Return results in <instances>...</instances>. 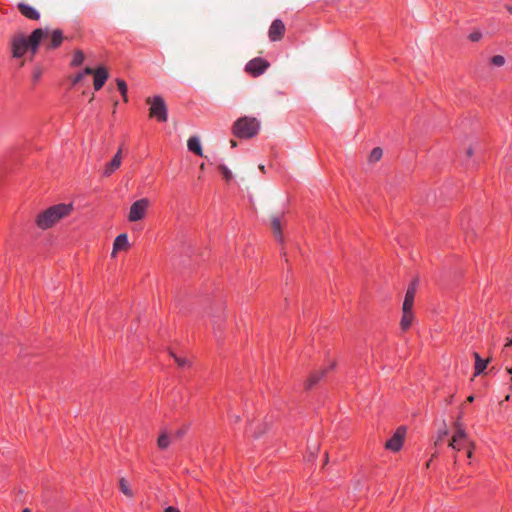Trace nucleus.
Listing matches in <instances>:
<instances>
[{
	"label": "nucleus",
	"mask_w": 512,
	"mask_h": 512,
	"mask_svg": "<svg viewBox=\"0 0 512 512\" xmlns=\"http://www.w3.org/2000/svg\"><path fill=\"white\" fill-rule=\"evenodd\" d=\"M509 399H510V396H509V395H507V396L505 397V400H506V401H508Z\"/></svg>",
	"instance_id": "obj_53"
},
{
	"label": "nucleus",
	"mask_w": 512,
	"mask_h": 512,
	"mask_svg": "<svg viewBox=\"0 0 512 512\" xmlns=\"http://www.w3.org/2000/svg\"><path fill=\"white\" fill-rule=\"evenodd\" d=\"M185 431L184 430H177L173 435H172V438L174 439H180L183 435H184Z\"/></svg>",
	"instance_id": "obj_37"
},
{
	"label": "nucleus",
	"mask_w": 512,
	"mask_h": 512,
	"mask_svg": "<svg viewBox=\"0 0 512 512\" xmlns=\"http://www.w3.org/2000/svg\"><path fill=\"white\" fill-rule=\"evenodd\" d=\"M448 435V430L445 428L438 432L437 440L435 441V446L439 445V443L443 440L445 436Z\"/></svg>",
	"instance_id": "obj_32"
},
{
	"label": "nucleus",
	"mask_w": 512,
	"mask_h": 512,
	"mask_svg": "<svg viewBox=\"0 0 512 512\" xmlns=\"http://www.w3.org/2000/svg\"><path fill=\"white\" fill-rule=\"evenodd\" d=\"M117 153H120V155L122 156V148H119V150L117 151Z\"/></svg>",
	"instance_id": "obj_52"
},
{
	"label": "nucleus",
	"mask_w": 512,
	"mask_h": 512,
	"mask_svg": "<svg viewBox=\"0 0 512 512\" xmlns=\"http://www.w3.org/2000/svg\"><path fill=\"white\" fill-rule=\"evenodd\" d=\"M473 356L475 358V363L483 361V359L480 357V355L477 352H474Z\"/></svg>",
	"instance_id": "obj_41"
},
{
	"label": "nucleus",
	"mask_w": 512,
	"mask_h": 512,
	"mask_svg": "<svg viewBox=\"0 0 512 512\" xmlns=\"http://www.w3.org/2000/svg\"><path fill=\"white\" fill-rule=\"evenodd\" d=\"M18 9L21 12V14L24 15L28 19L38 20L40 18L39 12L35 8H33L32 6H30L28 4L20 3L18 5Z\"/></svg>",
	"instance_id": "obj_14"
},
{
	"label": "nucleus",
	"mask_w": 512,
	"mask_h": 512,
	"mask_svg": "<svg viewBox=\"0 0 512 512\" xmlns=\"http://www.w3.org/2000/svg\"><path fill=\"white\" fill-rule=\"evenodd\" d=\"M448 445L450 448H452L455 451H460L462 448V442H459L458 440H456L453 437H451Z\"/></svg>",
	"instance_id": "obj_29"
},
{
	"label": "nucleus",
	"mask_w": 512,
	"mask_h": 512,
	"mask_svg": "<svg viewBox=\"0 0 512 512\" xmlns=\"http://www.w3.org/2000/svg\"><path fill=\"white\" fill-rule=\"evenodd\" d=\"M510 346H512V339L511 338H507L505 347H510Z\"/></svg>",
	"instance_id": "obj_43"
},
{
	"label": "nucleus",
	"mask_w": 512,
	"mask_h": 512,
	"mask_svg": "<svg viewBox=\"0 0 512 512\" xmlns=\"http://www.w3.org/2000/svg\"><path fill=\"white\" fill-rule=\"evenodd\" d=\"M268 429V425L266 423L262 424L257 431L254 432V437L259 438L263 435Z\"/></svg>",
	"instance_id": "obj_31"
},
{
	"label": "nucleus",
	"mask_w": 512,
	"mask_h": 512,
	"mask_svg": "<svg viewBox=\"0 0 512 512\" xmlns=\"http://www.w3.org/2000/svg\"><path fill=\"white\" fill-rule=\"evenodd\" d=\"M507 10L512 13V6H507Z\"/></svg>",
	"instance_id": "obj_49"
},
{
	"label": "nucleus",
	"mask_w": 512,
	"mask_h": 512,
	"mask_svg": "<svg viewBox=\"0 0 512 512\" xmlns=\"http://www.w3.org/2000/svg\"><path fill=\"white\" fill-rule=\"evenodd\" d=\"M452 399H453V396H451L450 398H448L447 402H448V403H451Z\"/></svg>",
	"instance_id": "obj_51"
},
{
	"label": "nucleus",
	"mask_w": 512,
	"mask_h": 512,
	"mask_svg": "<svg viewBox=\"0 0 512 512\" xmlns=\"http://www.w3.org/2000/svg\"><path fill=\"white\" fill-rule=\"evenodd\" d=\"M229 418L232 422L234 423H238L240 421V415H237V414H234V413H230L229 414Z\"/></svg>",
	"instance_id": "obj_36"
},
{
	"label": "nucleus",
	"mask_w": 512,
	"mask_h": 512,
	"mask_svg": "<svg viewBox=\"0 0 512 512\" xmlns=\"http://www.w3.org/2000/svg\"><path fill=\"white\" fill-rule=\"evenodd\" d=\"M453 428L454 430L465 429L462 421L460 420V417H458L457 420L454 422Z\"/></svg>",
	"instance_id": "obj_34"
},
{
	"label": "nucleus",
	"mask_w": 512,
	"mask_h": 512,
	"mask_svg": "<svg viewBox=\"0 0 512 512\" xmlns=\"http://www.w3.org/2000/svg\"><path fill=\"white\" fill-rule=\"evenodd\" d=\"M326 369H322L318 372L311 374L306 382V388L311 389L315 384L319 382V380L325 375Z\"/></svg>",
	"instance_id": "obj_19"
},
{
	"label": "nucleus",
	"mask_w": 512,
	"mask_h": 512,
	"mask_svg": "<svg viewBox=\"0 0 512 512\" xmlns=\"http://www.w3.org/2000/svg\"><path fill=\"white\" fill-rule=\"evenodd\" d=\"M119 489L120 491L128 498H133L134 497V491L132 490V488L130 487V483L129 481L124 478V477H120L119 478Z\"/></svg>",
	"instance_id": "obj_18"
},
{
	"label": "nucleus",
	"mask_w": 512,
	"mask_h": 512,
	"mask_svg": "<svg viewBox=\"0 0 512 512\" xmlns=\"http://www.w3.org/2000/svg\"><path fill=\"white\" fill-rule=\"evenodd\" d=\"M48 35V28L35 29L29 38H26L24 35L19 34L16 35L12 39V52L13 57L20 58L22 57L28 50H31L33 54L36 53L40 42L44 39L45 36Z\"/></svg>",
	"instance_id": "obj_1"
},
{
	"label": "nucleus",
	"mask_w": 512,
	"mask_h": 512,
	"mask_svg": "<svg viewBox=\"0 0 512 512\" xmlns=\"http://www.w3.org/2000/svg\"><path fill=\"white\" fill-rule=\"evenodd\" d=\"M490 359L483 360L475 363V376L480 375L486 369Z\"/></svg>",
	"instance_id": "obj_25"
},
{
	"label": "nucleus",
	"mask_w": 512,
	"mask_h": 512,
	"mask_svg": "<svg viewBox=\"0 0 512 512\" xmlns=\"http://www.w3.org/2000/svg\"><path fill=\"white\" fill-rule=\"evenodd\" d=\"M230 144H231V147H236L237 146V142L235 140H231Z\"/></svg>",
	"instance_id": "obj_46"
},
{
	"label": "nucleus",
	"mask_w": 512,
	"mask_h": 512,
	"mask_svg": "<svg viewBox=\"0 0 512 512\" xmlns=\"http://www.w3.org/2000/svg\"><path fill=\"white\" fill-rule=\"evenodd\" d=\"M284 33H285L284 23L279 19L274 20L269 28V31H268V36H269L270 40L271 41L281 40L284 36Z\"/></svg>",
	"instance_id": "obj_9"
},
{
	"label": "nucleus",
	"mask_w": 512,
	"mask_h": 512,
	"mask_svg": "<svg viewBox=\"0 0 512 512\" xmlns=\"http://www.w3.org/2000/svg\"><path fill=\"white\" fill-rule=\"evenodd\" d=\"M188 149L198 156H203L201 143L198 137L192 136L187 141Z\"/></svg>",
	"instance_id": "obj_17"
},
{
	"label": "nucleus",
	"mask_w": 512,
	"mask_h": 512,
	"mask_svg": "<svg viewBox=\"0 0 512 512\" xmlns=\"http://www.w3.org/2000/svg\"><path fill=\"white\" fill-rule=\"evenodd\" d=\"M85 59V55L81 50H76L73 55L71 64L73 66H80Z\"/></svg>",
	"instance_id": "obj_23"
},
{
	"label": "nucleus",
	"mask_w": 512,
	"mask_h": 512,
	"mask_svg": "<svg viewBox=\"0 0 512 512\" xmlns=\"http://www.w3.org/2000/svg\"><path fill=\"white\" fill-rule=\"evenodd\" d=\"M260 130V121L255 117L244 116L233 124V134L239 138H252Z\"/></svg>",
	"instance_id": "obj_3"
},
{
	"label": "nucleus",
	"mask_w": 512,
	"mask_h": 512,
	"mask_svg": "<svg viewBox=\"0 0 512 512\" xmlns=\"http://www.w3.org/2000/svg\"><path fill=\"white\" fill-rule=\"evenodd\" d=\"M22 512H31V510L29 508H25L22 510Z\"/></svg>",
	"instance_id": "obj_50"
},
{
	"label": "nucleus",
	"mask_w": 512,
	"mask_h": 512,
	"mask_svg": "<svg viewBox=\"0 0 512 512\" xmlns=\"http://www.w3.org/2000/svg\"><path fill=\"white\" fill-rule=\"evenodd\" d=\"M150 204L151 203L148 198H141L135 201L130 207L128 220L130 222H138L143 220L147 214Z\"/></svg>",
	"instance_id": "obj_5"
},
{
	"label": "nucleus",
	"mask_w": 512,
	"mask_h": 512,
	"mask_svg": "<svg viewBox=\"0 0 512 512\" xmlns=\"http://www.w3.org/2000/svg\"><path fill=\"white\" fill-rule=\"evenodd\" d=\"M122 163V156L120 153H116L112 160L108 162L103 169V176L109 177L114 171H116Z\"/></svg>",
	"instance_id": "obj_13"
},
{
	"label": "nucleus",
	"mask_w": 512,
	"mask_h": 512,
	"mask_svg": "<svg viewBox=\"0 0 512 512\" xmlns=\"http://www.w3.org/2000/svg\"><path fill=\"white\" fill-rule=\"evenodd\" d=\"M129 248L128 236L123 233L118 235L113 243L112 257H115L118 251L127 250Z\"/></svg>",
	"instance_id": "obj_12"
},
{
	"label": "nucleus",
	"mask_w": 512,
	"mask_h": 512,
	"mask_svg": "<svg viewBox=\"0 0 512 512\" xmlns=\"http://www.w3.org/2000/svg\"><path fill=\"white\" fill-rule=\"evenodd\" d=\"M473 155V148L470 146L469 148H467L466 150V156L467 157H471Z\"/></svg>",
	"instance_id": "obj_42"
},
{
	"label": "nucleus",
	"mask_w": 512,
	"mask_h": 512,
	"mask_svg": "<svg viewBox=\"0 0 512 512\" xmlns=\"http://www.w3.org/2000/svg\"><path fill=\"white\" fill-rule=\"evenodd\" d=\"M482 38V33L480 31H474L469 35V39L473 42H477Z\"/></svg>",
	"instance_id": "obj_33"
},
{
	"label": "nucleus",
	"mask_w": 512,
	"mask_h": 512,
	"mask_svg": "<svg viewBox=\"0 0 512 512\" xmlns=\"http://www.w3.org/2000/svg\"><path fill=\"white\" fill-rule=\"evenodd\" d=\"M282 218L283 215H271L270 216V227L277 241L282 242Z\"/></svg>",
	"instance_id": "obj_10"
},
{
	"label": "nucleus",
	"mask_w": 512,
	"mask_h": 512,
	"mask_svg": "<svg viewBox=\"0 0 512 512\" xmlns=\"http://www.w3.org/2000/svg\"><path fill=\"white\" fill-rule=\"evenodd\" d=\"M48 36H50V42L48 44V48L55 49L61 45V43L63 41V34H62L61 30L56 29V30H53L52 32H50V30L48 29L47 37ZM44 38H46V36Z\"/></svg>",
	"instance_id": "obj_15"
},
{
	"label": "nucleus",
	"mask_w": 512,
	"mask_h": 512,
	"mask_svg": "<svg viewBox=\"0 0 512 512\" xmlns=\"http://www.w3.org/2000/svg\"><path fill=\"white\" fill-rule=\"evenodd\" d=\"M491 63L495 66H503L505 63V58L501 55H496L491 58Z\"/></svg>",
	"instance_id": "obj_28"
},
{
	"label": "nucleus",
	"mask_w": 512,
	"mask_h": 512,
	"mask_svg": "<svg viewBox=\"0 0 512 512\" xmlns=\"http://www.w3.org/2000/svg\"><path fill=\"white\" fill-rule=\"evenodd\" d=\"M171 356L175 359L176 363L178 364V366L180 367H186V366H190V362L188 359L186 358H180L178 356H176L175 354L171 353Z\"/></svg>",
	"instance_id": "obj_27"
},
{
	"label": "nucleus",
	"mask_w": 512,
	"mask_h": 512,
	"mask_svg": "<svg viewBox=\"0 0 512 512\" xmlns=\"http://www.w3.org/2000/svg\"><path fill=\"white\" fill-rule=\"evenodd\" d=\"M259 169L261 172L265 173V166L264 165H259Z\"/></svg>",
	"instance_id": "obj_47"
},
{
	"label": "nucleus",
	"mask_w": 512,
	"mask_h": 512,
	"mask_svg": "<svg viewBox=\"0 0 512 512\" xmlns=\"http://www.w3.org/2000/svg\"><path fill=\"white\" fill-rule=\"evenodd\" d=\"M310 449H313V453H314V452L318 451L319 446H318V444L315 443L313 447H310Z\"/></svg>",
	"instance_id": "obj_44"
},
{
	"label": "nucleus",
	"mask_w": 512,
	"mask_h": 512,
	"mask_svg": "<svg viewBox=\"0 0 512 512\" xmlns=\"http://www.w3.org/2000/svg\"><path fill=\"white\" fill-rule=\"evenodd\" d=\"M72 210V204L62 203L51 206L37 216L36 223L43 230L51 228L58 221L68 216Z\"/></svg>",
	"instance_id": "obj_2"
},
{
	"label": "nucleus",
	"mask_w": 512,
	"mask_h": 512,
	"mask_svg": "<svg viewBox=\"0 0 512 512\" xmlns=\"http://www.w3.org/2000/svg\"><path fill=\"white\" fill-rule=\"evenodd\" d=\"M146 103L150 106L149 116L160 122H166L168 118L167 107L161 96L148 97Z\"/></svg>",
	"instance_id": "obj_4"
},
{
	"label": "nucleus",
	"mask_w": 512,
	"mask_h": 512,
	"mask_svg": "<svg viewBox=\"0 0 512 512\" xmlns=\"http://www.w3.org/2000/svg\"><path fill=\"white\" fill-rule=\"evenodd\" d=\"M473 356L475 358V363L483 361V359L480 357V355L477 352H474Z\"/></svg>",
	"instance_id": "obj_40"
},
{
	"label": "nucleus",
	"mask_w": 512,
	"mask_h": 512,
	"mask_svg": "<svg viewBox=\"0 0 512 512\" xmlns=\"http://www.w3.org/2000/svg\"><path fill=\"white\" fill-rule=\"evenodd\" d=\"M269 67L270 63L267 60L256 57L246 64L245 71L253 77H258L262 75Z\"/></svg>",
	"instance_id": "obj_6"
},
{
	"label": "nucleus",
	"mask_w": 512,
	"mask_h": 512,
	"mask_svg": "<svg viewBox=\"0 0 512 512\" xmlns=\"http://www.w3.org/2000/svg\"><path fill=\"white\" fill-rule=\"evenodd\" d=\"M84 75H87L85 73V70L82 73H79L75 76V78L73 79V83L76 84V83L80 82L83 79Z\"/></svg>",
	"instance_id": "obj_35"
},
{
	"label": "nucleus",
	"mask_w": 512,
	"mask_h": 512,
	"mask_svg": "<svg viewBox=\"0 0 512 512\" xmlns=\"http://www.w3.org/2000/svg\"><path fill=\"white\" fill-rule=\"evenodd\" d=\"M418 279H414L407 288L402 307L412 308L417 290Z\"/></svg>",
	"instance_id": "obj_11"
},
{
	"label": "nucleus",
	"mask_w": 512,
	"mask_h": 512,
	"mask_svg": "<svg viewBox=\"0 0 512 512\" xmlns=\"http://www.w3.org/2000/svg\"><path fill=\"white\" fill-rule=\"evenodd\" d=\"M405 436L406 428L404 426L398 427L393 436L385 443V448L392 452H398L403 446Z\"/></svg>",
	"instance_id": "obj_7"
},
{
	"label": "nucleus",
	"mask_w": 512,
	"mask_h": 512,
	"mask_svg": "<svg viewBox=\"0 0 512 512\" xmlns=\"http://www.w3.org/2000/svg\"><path fill=\"white\" fill-rule=\"evenodd\" d=\"M42 71L40 69H35L33 73V79L37 81L41 77Z\"/></svg>",
	"instance_id": "obj_38"
},
{
	"label": "nucleus",
	"mask_w": 512,
	"mask_h": 512,
	"mask_svg": "<svg viewBox=\"0 0 512 512\" xmlns=\"http://www.w3.org/2000/svg\"><path fill=\"white\" fill-rule=\"evenodd\" d=\"M219 170L222 173V175L226 181H229L232 179V173L225 165H223V164L219 165Z\"/></svg>",
	"instance_id": "obj_26"
},
{
	"label": "nucleus",
	"mask_w": 512,
	"mask_h": 512,
	"mask_svg": "<svg viewBox=\"0 0 512 512\" xmlns=\"http://www.w3.org/2000/svg\"><path fill=\"white\" fill-rule=\"evenodd\" d=\"M170 440L171 437L166 432H163L157 440V445L160 449H166L170 444Z\"/></svg>",
	"instance_id": "obj_20"
},
{
	"label": "nucleus",
	"mask_w": 512,
	"mask_h": 512,
	"mask_svg": "<svg viewBox=\"0 0 512 512\" xmlns=\"http://www.w3.org/2000/svg\"><path fill=\"white\" fill-rule=\"evenodd\" d=\"M466 401H467V402H469V403L473 402V401H474V396L470 395V396L467 398V400H466Z\"/></svg>",
	"instance_id": "obj_45"
},
{
	"label": "nucleus",
	"mask_w": 512,
	"mask_h": 512,
	"mask_svg": "<svg viewBox=\"0 0 512 512\" xmlns=\"http://www.w3.org/2000/svg\"><path fill=\"white\" fill-rule=\"evenodd\" d=\"M414 320V314L412 312V308L402 307V318L400 322V326L403 330H407L410 328L412 322Z\"/></svg>",
	"instance_id": "obj_16"
},
{
	"label": "nucleus",
	"mask_w": 512,
	"mask_h": 512,
	"mask_svg": "<svg viewBox=\"0 0 512 512\" xmlns=\"http://www.w3.org/2000/svg\"><path fill=\"white\" fill-rule=\"evenodd\" d=\"M466 447H467V457L469 459H471L473 456V451L475 449V443L473 441L469 440L466 442Z\"/></svg>",
	"instance_id": "obj_30"
},
{
	"label": "nucleus",
	"mask_w": 512,
	"mask_h": 512,
	"mask_svg": "<svg viewBox=\"0 0 512 512\" xmlns=\"http://www.w3.org/2000/svg\"><path fill=\"white\" fill-rule=\"evenodd\" d=\"M116 84H117L119 92L121 93V95L123 97V100L125 102H127L128 101V96H127L128 88H127L126 82L123 79H117Z\"/></svg>",
	"instance_id": "obj_22"
},
{
	"label": "nucleus",
	"mask_w": 512,
	"mask_h": 512,
	"mask_svg": "<svg viewBox=\"0 0 512 512\" xmlns=\"http://www.w3.org/2000/svg\"><path fill=\"white\" fill-rule=\"evenodd\" d=\"M85 73L89 75H94V89L96 91L100 90L108 79V71L105 67H98L97 69H93L90 67L85 68Z\"/></svg>",
	"instance_id": "obj_8"
},
{
	"label": "nucleus",
	"mask_w": 512,
	"mask_h": 512,
	"mask_svg": "<svg viewBox=\"0 0 512 512\" xmlns=\"http://www.w3.org/2000/svg\"><path fill=\"white\" fill-rule=\"evenodd\" d=\"M506 370H507V372H508L510 375H512V367L507 368ZM511 382H512V376H511Z\"/></svg>",
	"instance_id": "obj_48"
},
{
	"label": "nucleus",
	"mask_w": 512,
	"mask_h": 512,
	"mask_svg": "<svg viewBox=\"0 0 512 512\" xmlns=\"http://www.w3.org/2000/svg\"><path fill=\"white\" fill-rule=\"evenodd\" d=\"M452 437L455 438L456 440H458L459 442L466 443L467 441H469L468 435H467L465 429L454 430V434L452 435Z\"/></svg>",
	"instance_id": "obj_24"
},
{
	"label": "nucleus",
	"mask_w": 512,
	"mask_h": 512,
	"mask_svg": "<svg viewBox=\"0 0 512 512\" xmlns=\"http://www.w3.org/2000/svg\"><path fill=\"white\" fill-rule=\"evenodd\" d=\"M164 512H180L179 509L175 508V507H172V506H169L167 507Z\"/></svg>",
	"instance_id": "obj_39"
},
{
	"label": "nucleus",
	"mask_w": 512,
	"mask_h": 512,
	"mask_svg": "<svg viewBox=\"0 0 512 512\" xmlns=\"http://www.w3.org/2000/svg\"><path fill=\"white\" fill-rule=\"evenodd\" d=\"M382 155H383L382 149L379 147H376L370 152L368 161L370 163H376L381 159Z\"/></svg>",
	"instance_id": "obj_21"
}]
</instances>
